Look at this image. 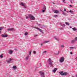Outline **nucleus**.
<instances>
[{"instance_id":"obj_1","label":"nucleus","mask_w":77,"mask_h":77,"mask_svg":"<svg viewBox=\"0 0 77 77\" xmlns=\"http://www.w3.org/2000/svg\"><path fill=\"white\" fill-rule=\"evenodd\" d=\"M29 18H30L31 20H34L35 19V18L33 15H29Z\"/></svg>"},{"instance_id":"obj_2","label":"nucleus","mask_w":77,"mask_h":77,"mask_svg":"<svg viewBox=\"0 0 77 77\" xmlns=\"http://www.w3.org/2000/svg\"><path fill=\"white\" fill-rule=\"evenodd\" d=\"M49 64L51 65V66H53V64H52V63H53V61H51V59L50 58L49 59Z\"/></svg>"},{"instance_id":"obj_3","label":"nucleus","mask_w":77,"mask_h":77,"mask_svg":"<svg viewBox=\"0 0 77 77\" xmlns=\"http://www.w3.org/2000/svg\"><path fill=\"white\" fill-rule=\"evenodd\" d=\"M40 74L41 77H45V75H44V72H40Z\"/></svg>"},{"instance_id":"obj_4","label":"nucleus","mask_w":77,"mask_h":77,"mask_svg":"<svg viewBox=\"0 0 77 77\" xmlns=\"http://www.w3.org/2000/svg\"><path fill=\"white\" fill-rule=\"evenodd\" d=\"M64 61V57H62L60 59V62H63Z\"/></svg>"},{"instance_id":"obj_5","label":"nucleus","mask_w":77,"mask_h":77,"mask_svg":"<svg viewBox=\"0 0 77 77\" xmlns=\"http://www.w3.org/2000/svg\"><path fill=\"white\" fill-rule=\"evenodd\" d=\"M12 60H13V59L10 58L8 60H7V63H10V62H11Z\"/></svg>"},{"instance_id":"obj_6","label":"nucleus","mask_w":77,"mask_h":77,"mask_svg":"<svg viewBox=\"0 0 77 77\" xmlns=\"http://www.w3.org/2000/svg\"><path fill=\"white\" fill-rule=\"evenodd\" d=\"M1 36L3 38H6V37H8V35L6 34H5V35L2 34L1 35Z\"/></svg>"},{"instance_id":"obj_7","label":"nucleus","mask_w":77,"mask_h":77,"mask_svg":"<svg viewBox=\"0 0 77 77\" xmlns=\"http://www.w3.org/2000/svg\"><path fill=\"white\" fill-rule=\"evenodd\" d=\"M57 69V68H54V69H53L52 70L53 72H54V73H55V72H56V70Z\"/></svg>"},{"instance_id":"obj_8","label":"nucleus","mask_w":77,"mask_h":77,"mask_svg":"<svg viewBox=\"0 0 77 77\" xmlns=\"http://www.w3.org/2000/svg\"><path fill=\"white\" fill-rule=\"evenodd\" d=\"M20 5H21L23 6V7H24V8H26V4H24L23 2H21L20 3Z\"/></svg>"},{"instance_id":"obj_9","label":"nucleus","mask_w":77,"mask_h":77,"mask_svg":"<svg viewBox=\"0 0 77 77\" xmlns=\"http://www.w3.org/2000/svg\"><path fill=\"white\" fill-rule=\"evenodd\" d=\"M8 31H12L13 30H14V28H11V29H9V28L8 29Z\"/></svg>"},{"instance_id":"obj_10","label":"nucleus","mask_w":77,"mask_h":77,"mask_svg":"<svg viewBox=\"0 0 77 77\" xmlns=\"http://www.w3.org/2000/svg\"><path fill=\"white\" fill-rule=\"evenodd\" d=\"M36 29L37 30H39L40 32H42V29H40L38 28V27H36Z\"/></svg>"},{"instance_id":"obj_11","label":"nucleus","mask_w":77,"mask_h":77,"mask_svg":"<svg viewBox=\"0 0 77 77\" xmlns=\"http://www.w3.org/2000/svg\"><path fill=\"white\" fill-rule=\"evenodd\" d=\"M59 51H58V52H55L54 54L55 55H58V54H59Z\"/></svg>"},{"instance_id":"obj_12","label":"nucleus","mask_w":77,"mask_h":77,"mask_svg":"<svg viewBox=\"0 0 77 77\" xmlns=\"http://www.w3.org/2000/svg\"><path fill=\"white\" fill-rule=\"evenodd\" d=\"M54 13H55V14H58L59 13V11L57 10H55L54 11Z\"/></svg>"},{"instance_id":"obj_13","label":"nucleus","mask_w":77,"mask_h":77,"mask_svg":"<svg viewBox=\"0 0 77 77\" xmlns=\"http://www.w3.org/2000/svg\"><path fill=\"white\" fill-rule=\"evenodd\" d=\"M75 42V40H72L71 41V43L72 44H74Z\"/></svg>"},{"instance_id":"obj_14","label":"nucleus","mask_w":77,"mask_h":77,"mask_svg":"<svg viewBox=\"0 0 77 77\" xmlns=\"http://www.w3.org/2000/svg\"><path fill=\"white\" fill-rule=\"evenodd\" d=\"M60 75H63V71H62L60 72Z\"/></svg>"},{"instance_id":"obj_15","label":"nucleus","mask_w":77,"mask_h":77,"mask_svg":"<svg viewBox=\"0 0 77 77\" xmlns=\"http://www.w3.org/2000/svg\"><path fill=\"white\" fill-rule=\"evenodd\" d=\"M72 29L73 31H77V29L75 28H73Z\"/></svg>"},{"instance_id":"obj_16","label":"nucleus","mask_w":77,"mask_h":77,"mask_svg":"<svg viewBox=\"0 0 77 77\" xmlns=\"http://www.w3.org/2000/svg\"><path fill=\"white\" fill-rule=\"evenodd\" d=\"M68 75V73L67 72H64L63 75Z\"/></svg>"},{"instance_id":"obj_17","label":"nucleus","mask_w":77,"mask_h":77,"mask_svg":"<svg viewBox=\"0 0 77 77\" xmlns=\"http://www.w3.org/2000/svg\"><path fill=\"white\" fill-rule=\"evenodd\" d=\"M12 53H13V51L12 50H10L9 51V53L10 54H12Z\"/></svg>"},{"instance_id":"obj_18","label":"nucleus","mask_w":77,"mask_h":77,"mask_svg":"<svg viewBox=\"0 0 77 77\" xmlns=\"http://www.w3.org/2000/svg\"><path fill=\"white\" fill-rule=\"evenodd\" d=\"M48 42H49V41H46L43 42V44H46V43H48Z\"/></svg>"},{"instance_id":"obj_19","label":"nucleus","mask_w":77,"mask_h":77,"mask_svg":"<svg viewBox=\"0 0 77 77\" xmlns=\"http://www.w3.org/2000/svg\"><path fill=\"white\" fill-rule=\"evenodd\" d=\"M63 15L64 16H66V14H65L64 12H63Z\"/></svg>"},{"instance_id":"obj_20","label":"nucleus","mask_w":77,"mask_h":77,"mask_svg":"<svg viewBox=\"0 0 77 77\" xmlns=\"http://www.w3.org/2000/svg\"><path fill=\"white\" fill-rule=\"evenodd\" d=\"M3 28H4V27H0V31H1V30H2V29H3Z\"/></svg>"},{"instance_id":"obj_21","label":"nucleus","mask_w":77,"mask_h":77,"mask_svg":"<svg viewBox=\"0 0 77 77\" xmlns=\"http://www.w3.org/2000/svg\"><path fill=\"white\" fill-rule=\"evenodd\" d=\"M75 41L76 42L77 41V37H75Z\"/></svg>"},{"instance_id":"obj_22","label":"nucleus","mask_w":77,"mask_h":77,"mask_svg":"<svg viewBox=\"0 0 77 77\" xmlns=\"http://www.w3.org/2000/svg\"><path fill=\"white\" fill-rule=\"evenodd\" d=\"M13 68L14 69H15V68H17V66H14L13 67Z\"/></svg>"},{"instance_id":"obj_23","label":"nucleus","mask_w":77,"mask_h":77,"mask_svg":"<svg viewBox=\"0 0 77 77\" xmlns=\"http://www.w3.org/2000/svg\"><path fill=\"white\" fill-rule=\"evenodd\" d=\"M66 25H68V26H69V23L68 22H66Z\"/></svg>"},{"instance_id":"obj_24","label":"nucleus","mask_w":77,"mask_h":77,"mask_svg":"<svg viewBox=\"0 0 77 77\" xmlns=\"http://www.w3.org/2000/svg\"><path fill=\"white\" fill-rule=\"evenodd\" d=\"M31 52H32V51H30L29 53V54L30 55H30L31 54Z\"/></svg>"},{"instance_id":"obj_25","label":"nucleus","mask_w":77,"mask_h":77,"mask_svg":"<svg viewBox=\"0 0 77 77\" xmlns=\"http://www.w3.org/2000/svg\"><path fill=\"white\" fill-rule=\"evenodd\" d=\"M44 9H46V6H45V5L44 6Z\"/></svg>"},{"instance_id":"obj_26","label":"nucleus","mask_w":77,"mask_h":77,"mask_svg":"<svg viewBox=\"0 0 77 77\" xmlns=\"http://www.w3.org/2000/svg\"><path fill=\"white\" fill-rule=\"evenodd\" d=\"M28 34V33H27V32H26L25 33V35H27Z\"/></svg>"},{"instance_id":"obj_27","label":"nucleus","mask_w":77,"mask_h":77,"mask_svg":"<svg viewBox=\"0 0 77 77\" xmlns=\"http://www.w3.org/2000/svg\"><path fill=\"white\" fill-rule=\"evenodd\" d=\"M25 59H26V60H28V59H29V57H26V58H25Z\"/></svg>"},{"instance_id":"obj_28","label":"nucleus","mask_w":77,"mask_h":77,"mask_svg":"<svg viewBox=\"0 0 77 77\" xmlns=\"http://www.w3.org/2000/svg\"><path fill=\"white\" fill-rule=\"evenodd\" d=\"M69 12H71V13H73L74 12V11H71L70 10L69 11Z\"/></svg>"},{"instance_id":"obj_29","label":"nucleus","mask_w":77,"mask_h":77,"mask_svg":"<svg viewBox=\"0 0 77 77\" xmlns=\"http://www.w3.org/2000/svg\"><path fill=\"white\" fill-rule=\"evenodd\" d=\"M3 55H0V57L1 58H3Z\"/></svg>"},{"instance_id":"obj_30","label":"nucleus","mask_w":77,"mask_h":77,"mask_svg":"<svg viewBox=\"0 0 77 77\" xmlns=\"http://www.w3.org/2000/svg\"><path fill=\"white\" fill-rule=\"evenodd\" d=\"M69 48L73 49V48H74L73 47H70Z\"/></svg>"},{"instance_id":"obj_31","label":"nucleus","mask_w":77,"mask_h":77,"mask_svg":"<svg viewBox=\"0 0 77 77\" xmlns=\"http://www.w3.org/2000/svg\"><path fill=\"white\" fill-rule=\"evenodd\" d=\"M29 16H28H28H26V19H28L29 18Z\"/></svg>"},{"instance_id":"obj_32","label":"nucleus","mask_w":77,"mask_h":77,"mask_svg":"<svg viewBox=\"0 0 77 77\" xmlns=\"http://www.w3.org/2000/svg\"><path fill=\"white\" fill-rule=\"evenodd\" d=\"M61 47H64V45H61Z\"/></svg>"},{"instance_id":"obj_33","label":"nucleus","mask_w":77,"mask_h":77,"mask_svg":"<svg viewBox=\"0 0 77 77\" xmlns=\"http://www.w3.org/2000/svg\"><path fill=\"white\" fill-rule=\"evenodd\" d=\"M55 17H57V15H54Z\"/></svg>"},{"instance_id":"obj_34","label":"nucleus","mask_w":77,"mask_h":77,"mask_svg":"<svg viewBox=\"0 0 77 77\" xmlns=\"http://www.w3.org/2000/svg\"><path fill=\"white\" fill-rule=\"evenodd\" d=\"M54 38L55 39H56V40H57V38H56V37H54Z\"/></svg>"},{"instance_id":"obj_35","label":"nucleus","mask_w":77,"mask_h":77,"mask_svg":"<svg viewBox=\"0 0 77 77\" xmlns=\"http://www.w3.org/2000/svg\"><path fill=\"white\" fill-rule=\"evenodd\" d=\"M33 53L34 54H36V52L35 51H33Z\"/></svg>"},{"instance_id":"obj_36","label":"nucleus","mask_w":77,"mask_h":77,"mask_svg":"<svg viewBox=\"0 0 77 77\" xmlns=\"http://www.w3.org/2000/svg\"><path fill=\"white\" fill-rule=\"evenodd\" d=\"M43 53H47V51H45L43 52Z\"/></svg>"},{"instance_id":"obj_37","label":"nucleus","mask_w":77,"mask_h":77,"mask_svg":"<svg viewBox=\"0 0 77 77\" xmlns=\"http://www.w3.org/2000/svg\"><path fill=\"white\" fill-rule=\"evenodd\" d=\"M66 9H64V12H65V11H66Z\"/></svg>"},{"instance_id":"obj_38","label":"nucleus","mask_w":77,"mask_h":77,"mask_svg":"<svg viewBox=\"0 0 77 77\" xmlns=\"http://www.w3.org/2000/svg\"><path fill=\"white\" fill-rule=\"evenodd\" d=\"M43 12H45V10H42Z\"/></svg>"},{"instance_id":"obj_39","label":"nucleus","mask_w":77,"mask_h":77,"mask_svg":"<svg viewBox=\"0 0 77 77\" xmlns=\"http://www.w3.org/2000/svg\"><path fill=\"white\" fill-rule=\"evenodd\" d=\"M43 44H43V43H41V45L42 46V45H43Z\"/></svg>"},{"instance_id":"obj_40","label":"nucleus","mask_w":77,"mask_h":77,"mask_svg":"<svg viewBox=\"0 0 77 77\" xmlns=\"http://www.w3.org/2000/svg\"><path fill=\"white\" fill-rule=\"evenodd\" d=\"M70 54H72V52H70Z\"/></svg>"},{"instance_id":"obj_41","label":"nucleus","mask_w":77,"mask_h":77,"mask_svg":"<svg viewBox=\"0 0 77 77\" xmlns=\"http://www.w3.org/2000/svg\"><path fill=\"white\" fill-rule=\"evenodd\" d=\"M70 2L71 3H72V1H71Z\"/></svg>"},{"instance_id":"obj_42","label":"nucleus","mask_w":77,"mask_h":77,"mask_svg":"<svg viewBox=\"0 0 77 77\" xmlns=\"http://www.w3.org/2000/svg\"><path fill=\"white\" fill-rule=\"evenodd\" d=\"M65 0H63V2H65Z\"/></svg>"},{"instance_id":"obj_43","label":"nucleus","mask_w":77,"mask_h":77,"mask_svg":"<svg viewBox=\"0 0 77 77\" xmlns=\"http://www.w3.org/2000/svg\"><path fill=\"white\" fill-rule=\"evenodd\" d=\"M69 6H70V7H72V6L71 5H69Z\"/></svg>"},{"instance_id":"obj_44","label":"nucleus","mask_w":77,"mask_h":77,"mask_svg":"<svg viewBox=\"0 0 77 77\" xmlns=\"http://www.w3.org/2000/svg\"><path fill=\"white\" fill-rule=\"evenodd\" d=\"M64 26H65V25H63Z\"/></svg>"},{"instance_id":"obj_45","label":"nucleus","mask_w":77,"mask_h":77,"mask_svg":"<svg viewBox=\"0 0 77 77\" xmlns=\"http://www.w3.org/2000/svg\"><path fill=\"white\" fill-rule=\"evenodd\" d=\"M70 28H72V27L71 26V27H70Z\"/></svg>"},{"instance_id":"obj_46","label":"nucleus","mask_w":77,"mask_h":77,"mask_svg":"<svg viewBox=\"0 0 77 77\" xmlns=\"http://www.w3.org/2000/svg\"><path fill=\"white\" fill-rule=\"evenodd\" d=\"M66 12L68 13V11H66Z\"/></svg>"},{"instance_id":"obj_47","label":"nucleus","mask_w":77,"mask_h":77,"mask_svg":"<svg viewBox=\"0 0 77 77\" xmlns=\"http://www.w3.org/2000/svg\"><path fill=\"white\" fill-rule=\"evenodd\" d=\"M1 32V31H0V32Z\"/></svg>"},{"instance_id":"obj_48","label":"nucleus","mask_w":77,"mask_h":77,"mask_svg":"<svg viewBox=\"0 0 77 77\" xmlns=\"http://www.w3.org/2000/svg\"><path fill=\"white\" fill-rule=\"evenodd\" d=\"M74 77V76H73V77Z\"/></svg>"}]
</instances>
